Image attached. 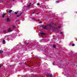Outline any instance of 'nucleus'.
Segmentation results:
<instances>
[{
	"label": "nucleus",
	"mask_w": 77,
	"mask_h": 77,
	"mask_svg": "<svg viewBox=\"0 0 77 77\" xmlns=\"http://www.w3.org/2000/svg\"><path fill=\"white\" fill-rule=\"evenodd\" d=\"M52 24H48V25L49 26V27L50 28H53V27H54V26H52Z\"/></svg>",
	"instance_id": "nucleus-1"
},
{
	"label": "nucleus",
	"mask_w": 77,
	"mask_h": 77,
	"mask_svg": "<svg viewBox=\"0 0 77 77\" xmlns=\"http://www.w3.org/2000/svg\"><path fill=\"white\" fill-rule=\"evenodd\" d=\"M42 27L43 29H46V28L47 27V26H42Z\"/></svg>",
	"instance_id": "nucleus-2"
},
{
	"label": "nucleus",
	"mask_w": 77,
	"mask_h": 77,
	"mask_svg": "<svg viewBox=\"0 0 77 77\" xmlns=\"http://www.w3.org/2000/svg\"><path fill=\"white\" fill-rule=\"evenodd\" d=\"M23 14V13H21L19 15H17V17H20Z\"/></svg>",
	"instance_id": "nucleus-3"
},
{
	"label": "nucleus",
	"mask_w": 77,
	"mask_h": 77,
	"mask_svg": "<svg viewBox=\"0 0 77 77\" xmlns=\"http://www.w3.org/2000/svg\"><path fill=\"white\" fill-rule=\"evenodd\" d=\"M12 29H11V28H9L8 30V32H12Z\"/></svg>",
	"instance_id": "nucleus-4"
},
{
	"label": "nucleus",
	"mask_w": 77,
	"mask_h": 77,
	"mask_svg": "<svg viewBox=\"0 0 77 77\" xmlns=\"http://www.w3.org/2000/svg\"><path fill=\"white\" fill-rule=\"evenodd\" d=\"M41 36H43V35H45L46 34H45V33L42 32L41 33Z\"/></svg>",
	"instance_id": "nucleus-5"
},
{
	"label": "nucleus",
	"mask_w": 77,
	"mask_h": 77,
	"mask_svg": "<svg viewBox=\"0 0 77 77\" xmlns=\"http://www.w3.org/2000/svg\"><path fill=\"white\" fill-rule=\"evenodd\" d=\"M47 75H49V76H50V77H52V76H53L52 75V74H49L48 73H47Z\"/></svg>",
	"instance_id": "nucleus-6"
},
{
	"label": "nucleus",
	"mask_w": 77,
	"mask_h": 77,
	"mask_svg": "<svg viewBox=\"0 0 77 77\" xmlns=\"http://www.w3.org/2000/svg\"><path fill=\"white\" fill-rule=\"evenodd\" d=\"M5 15H6L5 14H3L2 15V18H5Z\"/></svg>",
	"instance_id": "nucleus-7"
},
{
	"label": "nucleus",
	"mask_w": 77,
	"mask_h": 77,
	"mask_svg": "<svg viewBox=\"0 0 77 77\" xmlns=\"http://www.w3.org/2000/svg\"><path fill=\"white\" fill-rule=\"evenodd\" d=\"M12 12V10H10L9 11L8 13H9V14H11V12Z\"/></svg>",
	"instance_id": "nucleus-8"
},
{
	"label": "nucleus",
	"mask_w": 77,
	"mask_h": 77,
	"mask_svg": "<svg viewBox=\"0 0 77 77\" xmlns=\"http://www.w3.org/2000/svg\"><path fill=\"white\" fill-rule=\"evenodd\" d=\"M7 21H8L9 22V21H10V19H9V18H7Z\"/></svg>",
	"instance_id": "nucleus-9"
},
{
	"label": "nucleus",
	"mask_w": 77,
	"mask_h": 77,
	"mask_svg": "<svg viewBox=\"0 0 77 77\" xmlns=\"http://www.w3.org/2000/svg\"><path fill=\"white\" fill-rule=\"evenodd\" d=\"M3 53V51L2 50H0V53L2 54Z\"/></svg>",
	"instance_id": "nucleus-10"
},
{
	"label": "nucleus",
	"mask_w": 77,
	"mask_h": 77,
	"mask_svg": "<svg viewBox=\"0 0 77 77\" xmlns=\"http://www.w3.org/2000/svg\"><path fill=\"white\" fill-rule=\"evenodd\" d=\"M3 44H5V40H3Z\"/></svg>",
	"instance_id": "nucleus-11"
},
{
	"label": "nucleus",
	"mask_w": 77,
	"mask_h": 77,
	"mask_svg": "<svg viewBox=\"0 0 77 77\" xmlns=\"http://www.w3.org/2000/svg\"><path fill=\"white\" fill-rule=\"evenodd\" d=\"M36 10H35L34 12H33L32 13V14H35V12H36Z\"/></svg>",
	"instance_id": "nucleus-12"
},
{
	"label": "nucleus",
	"mask_w": 77,
	"mask_h": 77,
	"mask_svg": "<svg viewBox=\"0 0 77 77\" xmlns=\"http://www.w3.org/2000/svg\"><path fill=\"white\" fill-rule=\"evenodd\" d=\"M53 47L54 48H56V45H53Z\"/></svg>",
	"instance_id": "nucleus-13"
},
{
	"label": "nucleus",
	"mask_w": 77,
	"mask_h": 77,
	"mask_svg": "<svg viewBox=\"0 0 77 77\" xmlns=\"http://www.w3.org/2000/svg\"><path fill=\"white\" fill-rule=\"evenodd\" d=\"M60 26H58V27L57 28V29H60Z\"/></svg>",
	"instance_id": "nucleus-14"
},
{
	"label": "nucleus",
	"mask_w": 77,
	"mask_h": 77,
	"mask_svg": "<svg viewBox=\"0 0 77 77\" xmlns=\"http://www.w3.org/2000/svg\"><path fill=\"white\" fill-rule=\"evenodd\" d=\"M15 14L17 15V14H18V13L17 12H15Z\"/></svg>",
	"instance_id": "nucleus-15"
},
{
	"label": "nucleus",
	"mask_w": 77,
	"mask_h": 77,
	"mask_svg": "<svg viewBox=\"0 0 77 77\" xmlns=\"http://www.w3.org/2000/svg\"><path fill=\"white\" fill-rule=\"evenodd\" d=\"M13 28H15V25L13 26Z\"/></svg>",
	"instance_id": "nucleus-16"
},
{
	"label": "nucleus",
	"mask_w": 77,
	"mask_h": 77,
	"mask_svg": "<svg viewBox=\"0 0 77 77\" xmlns=\"http://www.w3.org/2000/svg\"><path fill=\"white\" fill-rule=\"evenodd\" d=\"M30 6H31V5H28L27 6V7H30Z\"/></svg>",
	"instance_id": "nucleus-17"
},
{
	"label": "nucleus",
	"mask_w": 77,
	"mask_h": 77,
	"mask_svg": "<svg viewBox=\"0 0 77 77\" xmlns=\"http://www.w3.org/2000/svg\"><path fill=\"white\" fill-rule=\"evenodd\" d=\"M72 46H74V45H75V44H72Z\"/></svg>",
	"instance_id": "nucleus-18"
},
{
	"label": "nucleus",
	"mask_w": 77,
	"mask_h": 77,
	"mask_svg": "<svg viewBox=\"0 0 77 77\" xmlns=\"http://www.w3.org/2000/svg\"><path fill=\"white\" fill-rule=\"evenodd\" d=\"M56 3H59V1H57Z\"/></svg>",
	"instance_id": "nucleus-19"
},
{
	"label": "nucleus",
	"mask_w": 77,
	"mask_h": 77,
	"mask_svg": "<svg viewBox=\"0 0 77 77\" xmlns=\"http://www.w3.org/2000/svg\"><path fill=\"white\" fill-rule=\"evenodd\" d=\"M29 45V43H26V45Z\"/></svg>",
	"instance_id": "nucleus-20"
},
{
	"label": "nucleus",
	"mask_w": 77,
	"mask_h": 77,
	"mask_svg": "<svg viewBox=\"0 0 77 77\" xmlns=\"http://www.w3.org/2000/svg\"><path fill=\"white\" fill-rule=\"evenodd\" d=\"M37 5H38V6H39V5H40L39 3H37Z\"/></svg>",
	"instance_id": "nucleus-21"
},
{
	"label": "nucleus",
	"mask_w": 77,
	"mask_h": 77,
	"mask_svg": "<svg viewBox=\"0 0 77 77\" xmlns=\"http://www.w3.org/2000/svg\"><path fill=\"white\" fill-rule=\"evenodd\" d=\"M2 65H0V68H1V67H2Z\"/></svg>",
	"instance_id": "nucleus-22"
},
{
	"label": "nucleus",
	"mask_w": 77,
	"mask_h": 77,
	"mask_svg": "<svg viewBox=\"0 0 77 77\" xmlns=\"http://www.w3.org/2000/svg\"><path fill=\"white\" fill-rule=\"evenodd\" d=\"M4 33L5 34V33H6V32H5V31H4Z\"/></svg>",
	"instance_id": "nucleus-23"
},
{
	"label": "nucleus",
	"mask_w": 77,
	"mask_h": 77,
	"mask_svg": "<svg viewBox=\"0 0 77 77\" xmlns=\"http://www.w3.org/2000/svg\"><path fill=\"white\" fill-rule=\"evenodd\" d=\"M39 13H38V14H36V15H38V14H39Z\"/></svg>",
	"instance_id": "nucleus-24"
},
{
	"label": "nucleus",
	"mask_w": 77,
	"mask_h": 77,
	"mask_svg": "<svg viewBox=\"0 0 77 77\" xmlns=\"http://www.w3.org/2000/svg\"><path fill=\"white\" fill-rule=\"evenodd\" d=\"M18 21H19V20H17L16 22H18Z\"/></svg>",
	"instance_id": "nucleus-25"
},
{
	"label": "nucleus",
	"mask_w": 77,
	"mask_h": 77,
	"mask_svg": "<svg viewBox=\"0 0 77 77\" xmlns=\"http://www.w3.org/2000/svg\"><path fill=\"white\" fill-rule=\"evenodd\" d=\"M62 32H60V34H62Z\"/></svg>",
	"instance_id": "nucleus-26"
},
{
	"label": "nucleus",
	"mask_w": 77,
	"mask_h": 77,
	"mask_svg": "<svg viewBox=\"0 0 77 77\" xmlns=\"http://www.w3.org/2000/svg\"><path fill=\"white\" fill-rule=\"evenodd\" d=\"M52 64L53 65H54V63H53Z\"/></svg>",
	"instance_id": "nucleus-27"
},
{
	"label": "nucleus",
	"mask_w": 77,
	"mask_h": 77,
	"mask_svg": "<svg viewBox=\"0 0 77 77\" xmlns=\"http://www.w3.org/2000/svg\"><path fill=\"white\" fill-rule=\"evenodd\" d=\"M53 39H56V38H53Z\"/></svg>",
	"instance_id": "nucleus-28"
},
{
	"label": "nucleus",
	"mask_w": 77,
	"mask_h": 77,
	"mask_svg": "<svg viewBox=\"0 0 77 77\" xmlns=\"http://www.w3.org/2000/svg\"><path fill=\"white\" fill-rule=\"evenodd\" d=\"M42 22L40 21V23H41Z\"/></svg>",
	"instance_id": "nucleus-29"
},
{
	"label": "nucleus",
	"mask_w": 77,
	"mask_h": 77,
	"mask_svg": "<svg viewBox=\"0 0 77 77\" xmlns=\"http://www.w3.org/2000/svg\"><path fill=\"white\" fill-rule=\"evenodd\" d=\"M33 19L34 20H35V18H33Z\"/></svg>",
	"instance_id": "nucleus-30"
},
{
	"label": "nucleus",
	"mask_w": 77,
	"mask_h": 77,
	"mask_svg": "<svg viewBox=\"0 0 77 77\" xmlns=\"http://www.w3.org/2000/svg\"><path fill=\"white\" fill-rule=\"evenodd\" d=\"M29 5H31V3H30Z\"/></svg>",
	"instance_id": "nucleus-31"
},
{
	"label": "nucleus",
	"mask_w": 77,
	"mask_h": 77,
	"mask_svg": "<svg viewBox=\"0 0 77 77\" xmlns=\"http://www.w3.org/2000/svg\"><path fill=\"white\" fill-rule=\"evenodd\" d=\"M15 0H13V1H14Z\"/></svg>",
	"instance_id": "nucleus-32"
}]
</instances>
